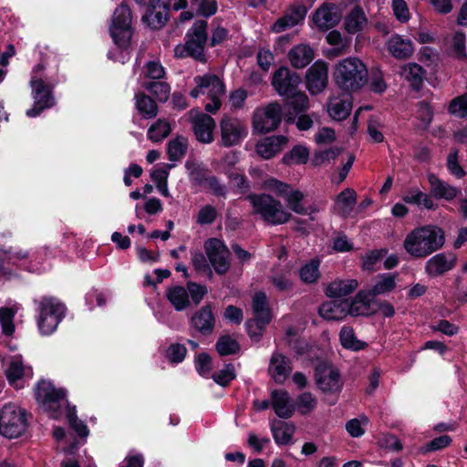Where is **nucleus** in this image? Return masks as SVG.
Masks as SVG:
<instances>
[{
  "instance_id": "f257e3e1",
  "label": "nucleus",
  "mask_w": 467,
  "mask_h": 467,
  "mask_svg": "<svg viewBox=\"0 0 467 467\" xmlns=\"http://www.w3.org/2000/svg\"><path fill=\"white\" fill-rule=\"evenodd\" d=\"M36 398L42 409L54 419H57L61 415L60 410L65 408L67 418L72 429L80 437L88 436V430L87 426L78 419L75 407L70 408L67 404L66 393L63 389H56L49 381L42 380L36 389Z\"/></svg>"
},
{
  "instance_id": "f03ea898",
  "label": "nucleus",
  "mask_w": 467,
  "mask_h": 467,
  "mask_svg": "<svg viewBox=\"0 0 467 467\" xmlns=\"http://www.w3.org/2000/svg\"><path fill=\"white\" fill-rule=\"evenodd\" d=\"M444 233L435 225H425L413 229L405 237L404 250L414 258H424L444 244Z\"/></svg>"
},
{
  "instance_id": "7ed1b4c3",
  "label": "nucleus",
  "mask_w": 467,
  "mask_h": 467,
  "mask_svg": "<svg viewBox=\"0 0 467 467\" xmlns=\"http://www.w3.org/2000/svg\"><path fill=\"white\" fill-rule=\"evenodd\" d=\"M252 207V214L259 216L271 225L286 223L292 218L291 213L284 204L267 193H251L247 195Z\"/></svg>"
},
{
  "instance_id": "20e7f679",
  "label": "nucleus",
  "mask_w": 467,
  "mask_h": 467,
  "mask_svg": "<svg viewBox=\"0 0 467 467\" xmlns=\"http://www.w3.org/2000/svg\"><path fill=\"white\" fill-rule=\"evenodd\" d=\"M334 79L346 91L358 90L367 83V67L355 57L342 59L335 67Z\"/></svg>"
},
{
  "instance_id": "39448f33",
  "label": "nucleus",
  "mask_w": 467,
  "mask_h": 467,
  "mask_svg": "<svg viewBox=\"0 0 467 467\" xmlns=\"http://www.w3.org/2000/svg\"><path fill=\"white\" fill-rule=\"evenodd\" d=\"M207 22L196 21L187 33V40L183 45H177L174 55L177 57H192L194 59L204 62V47L207 41Z\"/></svg>"
},
{
  "instance_id": "423d86ee",
  "label": "nucleus",
  "mask_w": 467,
  "mask_h": 467,
  "mask_svg": "<svg viewBox=\"0 0 467 467\" xmlns=\"http://www.w3.org/2000/svg\"><path fill=\"white\" fill-rule=\"evenodd\" d=\"M27 428L26 411L15 404H6L0 410V433L9 439L24 434Z\"/></svg>"
},
{
  "instance_id": "0eeeda50",
  "label": "nucleus",
  "mask_w": 467,
  "mask_h": 467,
  "mask_svg": "<svg viewBox=\"0 0 467 467\" xmlns=\"http://www.w3.org/2000/svg\"><path fill=\"white\" fill-rule=\"evenodd\" d=\"M66 307L57 298L44 297L38 303L37 325L43 335L52 334L65 315Z\"/></svg>"
},
{
  "instance_id": "6e6552de",
  "label": "nucleus",
  "mask_w": 467,
  "mask_h": 467,
  "mask_svg": "<svg viewBox=\"0 0 467 467\" xmlns=\"http://www.w3.org/2000/svg\"><path fill=\"white\" fill-rule=\"evenodd\" d=\"M252 306L253 318L246 323V327L250 337L257 340L272 319L265 294L256 293L253 297Z\"/></svg>"
},
{
  "instance_id": "1a4fd4ad",
  "label": "nucleus",
  "mask_w": 467,
  "mask_h": 467,
  "mask_svg": "<svg viewBox=\"0 0 467 467\" xmlns=\"http://www.w3.org/2000/svg\"><path fill=\"white\" fill-rule=\"evenodd\" d=\"M263 187L273 192L279 197H283L287 206L297 214H306V206L303 204L304 193L299 190H294L289 184L269 178L264 182Z\"/></svg>"
},
{
  "instance_id": "9d476101",
  "label": "nucleus",
  "mask_w": 467,
  "mask_h": 467,
  "mask_svg": "<svg viewBox=\"0 0 467 467\" xmlns=\"http://www.w3.org/2000/svg\"><path fill=\"white\" fill-rule=\"evenodd\" d=\"M131 19L130 8L125 4L114 11L109 31L113 41L119 47H125L131 37Z\"/></svg>"
},
{
  "instance_id": "9b49d317",
  "label": "nucleus",
  "mask_w": 467,
  "mask_h": 467,
  "mask_svg": "<svg viewBox=\"0 0 467 467\" xmlns=\"http://www.w3.org/2000/svg\"><path fill=\"white\" fill-rule=\"evenodd\" d=\"M315 381L318 389L327 395L337 394L343 387V379L337 368L325 362L316 367Z\"/></svg>"
},
{
  "instance_id": "f8f14e48",
  "label": "nucleus",
  "mask_w": 467,
  "mask_h": 467,
  "mask_svg": "<svg viewBox=\"0 0 467 467\" xmlns=\"http://www.w3.org/2000/svg\"><path fill=\"white\" fill-rule=\"evenodd\" d=\"M282 120V108L278 103L256 109L253 115L254 129L263 134L275 130Z\"/></svg>"
},
{
  "instance_id": "ddd939ff",
  "label": "nucleus",
  "mask_w": 467,
  "mask_h": 467,
  "mask_svg": "<svg viewBox=\"0 0 467 467\" xmlns=\"http://www.w3.org/2000/svg\"><path fill=\"white\" fill-rule=\"evenodd\" d=\"M221 141L224 147H233L241 143L247 136L248 130L244 121L230 116H223L220 121Z\"/></svg>"
},
{
  "instance_id": "4468645a",
  "label": "nucleus",
  "mask_w": 467,
  "mask_h": 467,
  "mask_svg": "<svg viewBox=\"0 0 467 467\" xmlns=\"http://www.w3.org/2000/svg\"><path fill=\"white\" fill-rule=\"evenodd\" d=\"M207 258L218 275H224L230 268V252L226 245L217 238L208 239L204 244Z\"/></svg>"
},
{
  "instance_id": "2eb2a0df",
  "label": "nucleus",
  "mask_w": 467,
  "mask_h": 467,
  "mask_svg": "<svg viewBox=\"0 0 467 467\" xmlns=\"http://www.w3.org/2000/svg\"><path fill=\"white\" fill-rule=\"evenodd\" d=\"M188 117L196 140L205 144L213 142L214 139L213 130L215 129L214 119L196 109H191L188 112Z\"/></svg>"
},
{
  "instance_id": "dca6fc26",
  "label": "nucleus",
  "mask_w": 467,
  "mask_h": 467,
  "mask_svg": "<svg viewBox=\"0 0 467 467\" xmlns=\"http://www.w3.org/2000/svg\"><path fill=\"white\" fill-rule=\"evenodd\" d=\"M31 87L34 106L26 111V116L34 118L38 116L45 109L52 107L54 99L51 96L50 88L42 79L32 78Z\"/></svg>"
},
{
  "instance_id": "f3484780",
  "label": "nucleus",
  "mask_w": 467,
  "mask_h": 467,
  "mask_svg": "<svg viewBox=\"0 0 467 467\" xmlns=\"http://www.w3.org/2000/svg\"><path fill=\"white\" fill-rule=\"evenodd\" d=\"M193 81L196 87L190 92V95L194 99L200 95H206L208 98L224 95V85L216 75L196 76Z\"/></svg>"
},
{
  "instance_id": "a211bd4d",
  "label": "nucleus",
  "mask_w": 467,
  "mask_h": 467,
  "mask_svg": "<svg viewBox=\"0 0 467 467\" xmlns=\"http://www.w3.org/2000/svg\"><path fill=\"white\" fill-rule=\"evenodd\" d=\"M301 83L298 74L291 72L287 67L278 68L273 75L272 85L280 96H290Z\"/></svg>"
},
{
  "instance_id": "6ab92c4d",
  "label": "nucleus",
  "mask_w": 467,
  "mask_h": 467,
  "mask_svg": "<svg viewBox=\"0 0 467 467\" xmlns=\"http://www.w3.org/2000/svg\"><path fill=\"white\" fill-rule=\"evenodd\" d=\"M328 81V67L325 62H316L306 74V86L310 93L318 94L322 92Z\"/></svg>"
},
{
  "instance_id": "aec40b11",
  "label": "nucleus",
  "mask_w": 467,
  "mask_h": 467,
  "mask_svg": "<svg viewBox=\"0 0 467 467\" xmlns=\"http://www.w3.org/2000/svg\"><path fill=\"white\" fill-rule=\"evenodd\" d=\"M341 16L335 5L326 3L316 10L313 21L319 30L326 31L336 26L341 20Z\"/></svg>"
},
{
  "instance_id": "412c9836",
  "label": "nucleus",
  "mask_w": 467,
  "mask_h": 467,
  "mask_svg": "<svg viewBox=\"0 0 467 467\" xmlns=\"http://www.w3.org/2000/svg\"><path fill=\"white\" fill-rule=\"evenodd\" d=\"M306 15V9L301 5H293L289 6L284 16L276 20L271 26L275 33H281L301 23Z\"/></svg>"
},
{
  "instance_id": "4be33fe9",
  "label": "nucleus",
  "mask_w": 467,
  "mask_h": 467,
  "mask_svg": "<svg viewBox=\"0 0 467 467\" xmlns=\"http://www.w3.org/2000/svg\"><path fill=\"white\" fill-rule=\"evenodd\" d=\"M375 306L376 298H372L371 296L363 289L357 294L351 303L348 302L347 316L358 317L375 314Z\"/></svg>"
},
{
  "instance_id": "5701e85b",
  "label": "nucleus",
  "mask_w": 467,
  "mask_h": 467,
  "mask_svg": "<svg viewBox=\"0 0 467 467\" xmlns=\"http://www.w3.org/2000/svg\"><path fill=\"white\" fill-rule=\"evenodd\" d=\"M427 179L430 184V193L432 197L452 201L461 192L457 187L440 179L434 173H429Z\"/></svg>"
},
{
  "instance_id": "b1692460",
  "label": "nucleus",
  "mask_w": 467,
  "mask_h": 467,
  "mask_svg": "<svg viewBox=\"0 0 467 467\" xmlns=\"http://www.w3.org/2000/svg\"><path fill=\"white\" fill-rule=\"evenodd\" d=\"M291 371L292 364L288 358L278 352L272 355L269 361L268 372L276 383H284Z\"/></svg>"
},
{
  "instance_id": "393cba45",
  "label": "nucleus",
  "mask_w": 467,
  "mask_h": 467,
  "mask_svg": "<svg viewBox=\"0 0 467 467\" xmlns=\"http://www.w3.org/2000/svg\"><path fill=\"white\" fill-rule=\"evenodd\" d=\"M285 136H270L261 140L255 146L256 152L262 158L268 160L279 153L287 144Z\"/></svg>"
},
{
  "instance_id": "a878e982",
  "label": "nucleus",
  "mask_w": 467,
  "mask_h": 467,
  "mask_svg": "<svg viewBox=\"0 0 467 467\" xmlns=\"http://www.w3.org/2000/svg\"><path fill=\"white\" fill-rule=\"evenodd\" d=\"M454 264L453 254H437L427 261L425 271L431 276H438L451 270Z\"/></svg>"
},
{
  "instance_id": "bb28decb",
  "label": "nucleus",
  "mask_w": 467,
  "mask_h": 467,
  "mask_svg": "<svg viewBox=\"0 0 467 467\" xmlns=\"http://www.w3.org/2000/svg\"><path fill=\"white\" fill-rule=\"evenodd\" d=\"M352 109V99L349 94L331 98L327 106L329 116L335 120H343L348 117Z\"/></svg>"
},
{
  "instance_id": "cd10ccee",
  "label": "nucleus",
  "mask_w": 467,
  "mask_h": 467,
  "mask_svg": "<svg viewBox=\"0 0 467 467\" xmlns=\"http://www.w3.org/2000/svg\"><path fill=\"white\" fill-rule=\"evenodd\" d=\"M272 406L275 414L283 419L292 417L295 405L287 391L280 389L272 392Z\"/></svg>"
},
{
  "instance_id": "c85d7f7f",
  "label": "nucleus",
  "mask_w": 467,
  "mask_h": 467,
  "mask_svg": "<svg viewBox=\"0 0 467 467\" xmlns=\"http://www.w3.org/2000/svg\"><path fill=\"white\" fill-rule=\"evenodd\" d=\"M287 57L294 67L304 68L314 59V50L307 44H299L289 50Z\"/></svg>"
},
{
  "instance_id": "c756f323",
  "label": "nucleus",
  "mask_w": 467,
  "mask_h": 467,
  "mask_svg": "<svg viewBox=\"0 0 467 467\" xmlns=\"http://www.w3.org/2000/svg\"><path fill=\"white\" fill-rule=\"evenodd\" d=\"M214 317L209 306L202 307L191 319L192 327L202 334H210L214 327Z\"/></svg>"
},
{
  "instance_id": "7c9ffc66",
  "label": "nucleus",
  "mask_w": 467,
  "mask_h": 467,
  "mask_svg": "<svg viewBox=\"0 0 467 467\" xmlns=\"http://www.w3.org/2000/svg\"><path fill=\"white\" fill-rule=\"evenodd\" d=\"M168 8L165 1H161L155 7H147L143 21L153 29H160L167 21Z\"/></svg>"
},
{
  "instance_id": "2f4dec72",
  "label": "nucleus",
  "mask_w": 467,
  "mask_h": 467,
  "mask_svg": "<svg viewBox=\"0 0 467 467\" xmlns=\"http://www.w3.org/2000/svg\"><path fill=\"white\" fill-rule=\"evenodd\" d=\"M357 202V193L351 188H347L337 195L334 210L337 213L346 217L353 211Z\"/></svg>"
},
{
  "instance_id": "473e14b6",
  "label": "nucleus",
  "mask_w": 467,
  "mask_h": 467,
  "mask_svg": "<svg viewBox=\"0 0 467 467\" xmlns=\"http://www.w3.org/2000/svg\"><path fill=\"white\" fill-rule=\"evenodd\" d=\"M396 275L391 274H382L379 275L376 277L374 284L365 290L372 298H376L378 296L392 292L396 288Z\"/></svg>"
},
{
  "instance_id": "72a5a7b5",
  "label": "nucleus",
  "mask_w": 467,
  "mask_h": 467,
  "mask_svg": "<svg viewBox=\"0 0 467 467\" xmlns=\"http://www.w3.org/2000/svg\"><path fill=\"white\" fill-rule=\"evenodd\" d=\"M347 301H328L319 306L318 313L326 320H341L347 317Z\"/></svg>"
},
{
  "instance_id": "f704fd0d",
  "label": "nucleus",
  "mask_w": 467,
  "mask_h": 467,
  "mask_svg": "<svg viewBox=\"0 0 467 467\" xmlns=\"http://www.w3.org/2000/svg\"><path fill=\"white\" fill-rule=\"evenodd\" d=\"M166 297L176 311H183L191 306L186 286L174 285L166 290Z\"/></svg>"
},
{
  "instance_id": "c9c22d12",
  "label": "nucleus",
  "mask_w": 467,
  "mask_h": 467,
  "mask_svg": "<svg viewBox=\"0 0 467 467\" xmlns=\"http://www.w3.org/2000/svg\"><path fill=\"white\" fill-rule=\"evenodd\" d=\"M273 438L278 445H287L292 442L295 426L288 422L274 421L271 424Z\"/></svg>"
},
{
  "instance_id": "e433bc0d",
  "label": "nucleus",
  "mask_w": 467,
  "mask_h": 467,
  "mask_svg": "<svg viewBox=\"0 0 467 467\" xmlns=\"http://www.w3.org/2000/svg\"><path fill=\"white\" fill-rule=\"evenodd\" d=\"M389 53L397 58L404 59L413 53L412 43L400 36H392L388 42Z\"/></svg>"
},
{
  "instance_id": "4c0bfd02",
  "label": "nucleus",
  "mask_w": 467,
  "mask_h": 467,
  "mask_svg": "<svg viewBox=\"0 0 467 467\" xmlns=\"http://www.w3.org/2000/svg\"><path fill=\"white\" fill-rule=\"evenodd\" d=\"M135 107L143 119H153L158 114V106L156 102L143 92L135 94Z\"/></svg>"
},
{
  "instance_id": "58836bf2",
  "label": "nucleus",
  "mask_w": 467,
  "mask_h": 467,
  "mask_svg": "<svg viewBox=\"0 0 467 467\" xmlns=\"http://www.w3.org/2000/svg\"><path fill=\"white\" fill-rule=\"evenodd\" d=\"M358 285L356 279L336 280L327 285L326 294L329 297L346 296L355 291Z\"/></svg>"
},
{
  "instance_id": "ea45409f",
  "label": "nucleus",
  "mask_w": 467,
  "mask_h": 467,
  "mask_svg": "<svg viewBox=\"0 0 467 467\" xmlns=\"http://www.w3.org/2000/svg\"><path fill=\"white\" fill-rule=\"evenodd\" d=\"M400 75L410 83L414 89H419L425 78L424 69L416 63H408L401 67Z\"/></svg>"
},
{
  "instance_id": "a19ab883",
  "label": "nucleus",
  "mask_w": 467,
  "mask_h": 467,
  "mask_svg": "<svg viewBox=\"0 0 467 467\" xmlns=\"http://www.w3.org/2000/svg\"><path fill=\"white\" fill-rule=\"evenodd\" d=\"M339 339L342 347L346 349L358 351L367 347V343L358 339L354 329L351 327L344 326L339 333Z\"/></svg>"
},
{
  "instance_id": "79ce46f5",
  "label": "nucleus",
  "mask_w": 467,
  "mask_h": 467,
  "mask_svg": "<svg viewBox=\"0 0 467 467\" xmlns=\"http://www.w3.org/2000/svg\"><path fill=\"white\" fill-rule=\"evenodd\" d=\"M171 131V124L164 119H159L149 127L147 137L153 142H160L167 138Z\"/></svg>"
},
{
  "instance_id": "37998d69",
  "label": "nucleus",
  "mask_w": 467,
  "mask_h": 467,
  "mask_svg": "<svg viewBox=\"0 0 467 467\" xmlns=\"http://www.w3.org/2000/svg\"><path fill=\"white\" fill-rule=\"evenodd\" d=\"M367 24V18L364 12L359 8L353 9L346 17L345 27L350 34L361 31Z\"/></svg>"
},
{
  "instance_id": "c03bdc74",
  "label": "nucleus",
  "mask_w": 467,
  "mask_h": 467,
  "mask_svg": "<svg viewBox=\"0 0 467 467\" xmlns=\"http://www.w3.org/2000/svg\"><path fill=\"white\" fill-rule=\"evenodd\" d=\"M18 309L16 305L11 307H0V325L3 333L6 336H11L15 332L14 317Z\"/></svg>"
},
{
  "instance_id": "a18cd8bd",
  "label": "nucleus",
  "mask_w": 467,
  "mask_h": 467,
  "mask_svg": "<svg viewBox=\"0 0 467 467\" xmlns=\"http://www.w3.org/2000/svg\"><path fill=\"white\" fill-rule=\"evenodd\" d=\"M188 140L182 136H178L168 144V154L171 161L182 159L187 150Z\"/></svg>"
},
{
  "instance_id": "49530a36",
  "label": "nucleus",
  "mask_w": 467,
  "mask_h": 467,
  "mask_svg": "<svg viewBox=\"0 0 467 467\" xmlns=\"http://www.w3.org/2000/svg\"><path fill=\"white\" fill-rule=\"evenodd\" d=\"M465 41L466 36L462 31H455L453 35L447 39V44L449 45L451 50L453 52L454 56L459 58H465Z\"/></svg>"
},
{
  "instance_id": "de8ad7c7",
  "label": "nucleus",
  "mask_w": 467,
  "mask_h": 467,
  "mask_svg": "<svg viewBox=\"0 0 467 467\" xmlns=\"http://www.w3.org/2000/svg\"><path fill=\"white\" fill-rule=\"evenodd\" d=\"M215 348L220 356H227L237 353L240 349V346L236 339L225 335L218 338Z\"/></svg>"
},
{
  "instance_id": "09e8293b",
  "label": "nucleus",
  "mask_w": 467,
  "mask_h": 467,
  "mask_svg": "<svg viewBox=\"0 0 467 467\" xmlns=\"http://www.w3.org/2000/svg\"><path fill=\"white\" fill-rule=\"evenodd\" d=\"M309 151L306 147L296 146L283 156L282 161L286 165L302 164L307 161Z\"/></svg>"
},
{
  "instance_id": "8fccbe9b",
  "label": "nucleus",
  "mask_w": 467,
  "mask_h": 467,
  "mask_svg": "<svg viewBox=\"0 0 467 467\" xmlns=\"http://www.w3.org/2000/svg\"><path fill=\"white\" fill-rule=\"evenodd\" d=\"M143 88L150 91L161 102L167 101L171 94V87L166 82H145Z\"/></svg>"
},
{
  "instance_id": "3c124183",
  "label": "nucleus",
  "mask_w": 467,
  "mask_h": 467,
  "mask_svg": "<svg viewBox=\"0 0 467 467\" xmlns=\"http://www.w3.org/2000/svg\"><path fill=\"white\" fill-rule=\"evenodd\" d=\"M300 278L306 284H312L317 281L319 278V262L317 260H312L308 264H306L301 267Z\"/></svg>"
},
{
  "instance_id": "603ef678",
  "label": "nucleus",
  "mask_w": 467,
  "mask_h": 467,
  "mask_svg": "<svg viewBox=\"0 0 467 467\" xmlns=\"http://www.w3.org/2000/svg\"><path fill=\"white\" fill-rule=\"evenodd\" d=\"M446 166L450 173L457 179H462L465 176V171L459 161L458 150L452 149L447 156Z\"/></svg>"
},
{
  "instance_id": "864d4df0",
  "label": "nucleus",
  "mask_w": 467,
  "mask_h": 467,
  "mask_svg": "<svg viewBox=\"0 0 467 467\" xmlns=\"http://www.w3.org/2000/svg\"><path fill=\"white\" fill-rule=\"evenodd\" d=\"M317 400L310 392H303L296 399V407L302 414L310 413L317 408Z\"/></svg>"
},
{
  "instance_id": "5fc2aeb1",
  "label": "nucleus",
  "mask_w": 467,
  "mask_h": 467,
  "mask_svg": "<svg viewBox=\"0 0 467 467\" xmlns=\"http://www.w3.org/2000/svg\"><path fill=\"white\" fill-rule=\"evenodd\" d=\"M217 216L218 212L216 208L211 204H206L199 210L196 215V223L200 225L212 224L215 222Z\"/></svg>"
},
{
  "instance_id": "6e6d98bb",
  "label": "nucleus",
  "mask_w": 467,
  "mask_h": 467,
  "mask_svg": "<svg viewBox=\"0 0 467 467\" xmlns=\"http://www.w3.org/2000/svg\"><path fill=\"white\" fill-rule=\"evenodd\" d=\"M186 289L191 302L195 306H198L205 295L208 293V289L205 285L197 284L195 282H188L186 284Z\"/></svg>"
},
{
  "instance_id": "4d7b16f0",
  "label": "nucleus",
  "mask_w": 467,
  "mask_h": 467,
  "mask_svg": "<svg viewBox=\"0 0 467 467\" xmlns=\"http://www.w3.org/2000/svg\"><path fill=\"white\" fill-rule=\"evenodd\" d=\"M205 189L217 197H225L227 194V187L220 182L215 176H208L203 179Z\"/></svg>"
},
{
  "instance_id": "13d9d810",
  "label": "nucleus",
  "mask_w": 467,
  "mask_h": 467,
  "mask_svg": "<svg viewBox=\"0 0 467 467\" xmlns=\"http://www.w3.org/2000/svg\"><path fill=\"white\" fill-rule=\"evenodd\" d=\"M273 285L279 291L286 292L293 288V282L288 271L277 273L272 276Z\"/></svg>"
},
{
  "instance_id": "bf43d9fd",
  "label": "nucleus",
  "mask_w": 467,
  "mask_h": 467,
  "mask_svg": "<svg viewBox=\"0 0 467 467\" xmlns=\"http://www.w3.org/2000/svg\"><path fill=\"white\" fill-rule=\"evenodd\" d=\"M448 110L451 114L459 118L467 117V95L453 99L449 105Z\"/></svg>"
},
{
  "instance_id": "052dcab7",
  "label": "nucleus",
  "mask_w": 467,
  "mask_h": 467,
  "mask_svg": "<svg viewBox=\"0 0 467 467\" xmlns=\"http://www.w3.org/2000/svg\"><path fill=\"white\" fill-rule=\"evenodd\" d=\"M451 442V438L449 435H441L438 438L433 439L425 446L420 449V452L426 453L430 451H435L448 447Z\"/></svg>"
},
{
  "instance_id": "680f3d73",
  "label": "nucleus",
  "mask_w": 467,
  "mask_h": 467,
  "mask_svg": "<svg viewBox=\"0 0 467 467\" xmlns=\"http://www.w3.org/2000/svg\"><path fill=\"white\" fill-rule=\"evenodd\" d=\"M229 181L239 190L240 192H245L250 189L249 182L244 173L237 171L226 172Z\"/></svg>"
},
{
  "instance_id": "e2e57ef3",
  "label": "nucleus",
  "mask_w": 467,
  "mask_h": 467,
  "mask_svg": "<svg viewBox=\"0 0 467 467\" xmlns=\"http://www.w3.org/2000/svg\"><path fill=\"white\" fill-rule=\"evenodd\" d=\"M234 378V368L232 364H227L223 369L213 375V380L221 386H226Z\"/></svg>"
},
{
  "instance_id": "0e129e2a",
  "label": "nucleus",
  "mask_w": 467,
  "mask_h": 467,
  "mask_svg": "<svg viewBox=\"0 0 467 467\" xmlns=\"http://www.w3.org/2000/svg\"><path fill=\"white\" fill-rule=\"evenodd\" d=\"M386 249L372 250L366 254L363 257V268L366 270H373L374 265L387 254Z\"/></svg>"
},
{
  "instance_id": "69168bd1",
  "label": "nucleus",
  "mask_w": 467,
  "mask_h": 467,
  "mask_svg": "<svg viewBox=\"0 0 467 467\" xmlns=\"http://www.w3.org/2000/svg\"><path fill=\"white\" fill-rule=\"evenodd\" d=\"M25 368L22 361L18 358H15L6 369V377L10 382L21 379L24 375Z\"/></svg>"
},
{
  "instance_id": "338daca9",
  "label": "nucleus",
  "mask_w": 467,
  "mask_h": 467,
  "mask_svg": "<svg viewBox=\"0 0 467 467\" xmlns=\"http://www.w3.org/2000/svg\"><path fill=\"white\" fill-rule=\"evenodd\" d=\"M431 328L432 331H439L449 337L454 336L459 332V327L456 325L445 319L439 320L431 325Z\"/></svg>"
},
{
  "instance_id": "774afa93",
  "label": "nucleus",
  "mask_w": 467,
  "mask_h": 467,
  "mask_svg": "<svg viewBox=\"0 0 467 467\" xmlns=\"http://www.w3.org/2000/svg\"><path fill=\"white\" fill-rule=\"evenodd\" d=\"M269 443L270 439L267 437H259L254 432L248 434L247 444L257 453L261 452Z\"/></svg>"
}]
</instances>
